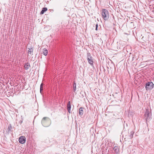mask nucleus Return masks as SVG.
<instances>
[{"instance_id":"obj_1","label":"nucleus","mask_w":154,"mask_h":154,"mask_svg":"<svg viewBox=\"0 0 154 154\" xmlns=\"http://www.w3.org/2000/svg\"><path fill=\"white\" fill-rule=\"evenodd\" d=\"M151 109H146L145 112L144 117L146 121H149L151 119L152 113Z\"/></svg>"},{"instance_id":"obj_2","label":"nucleus","mask_w":154,"mask_h":154,"mask_svg":"<svg viewBox=\"0 0 154 154\" xmlns=\"http://www.w3.org/2000/svg\"><path fill=\"white\" fill-rule=\"evenodd\" d=\"M42 124L44 127H48L51 124L50 120L48 117H44L42 119Z\"/></svg>"},{"instance_id":"obj_3","label":"nucleus","mask_w":154,"mask_h":154,"mask_svg":"<svg viewBox=\"0 0 154 154\" xmlns=\"http://www.w3.org/2000/svg\"><path fill=\"white\" fill-rule=\"evenodd\" d=\"M102 16L103 18L105 20H107L109 17V12L108 11L105 9H103L102 10Z\"/></svg>"},{"instance_id":"obj_4","label":"nucleus","mask_w":154,"mask_h":154,"mask_svg":"<svg viewBox=\"0 0 154 154\" xmlns=\"http://www.w3.org/2000/svg\"><path fill=\"white\" fill-rule=\"evenodd\" d=\"M87 59L88 63L92 66L93 65V57H91L90 53L88 52L87 53Z\"/></svg>"},{"instance_id":"obj_5","label":"nucleus","mask_w":154,"mask_h":154,"mask_svg":"<svg viewBox=\"0 0 154 154\" xmlns=\"http://www.w3.org/2000/svg\"><path fill=\"white\" fill-rule=\"evenodd\" d=\"M154 87V85L152 82H148L146 84L145 88L146 90H151Z\"/></svg>"},{"instance_id":"obj_6","label":"nucleus","mask_w":154,"mask_h":154,"mask_svg":"<svg viewBox=\"0 0 154 154\" xmlns=\"http://www.w3.org/2000/svg\"><path fill=\"white\" fill-rule=\"evenodd\" d=\"M26 138L25 137L21 136L19 139V141L20 143L21 144H24L25 143Z\"/></svg>"},{"instance_id":"obj_7","label":"nucleus","mask_w":154,"mask_h":154,"mask_svg":"<svg viewBox=\"0 0 154 154\" xmlns=\"http://www.w3.org/2000/svg\"><path fill=\"white\" fill-rule=\"evenodd\" d=\"M67 110H68V112L70 113L71 112V102L70 101H69L67 104Z\"/></svg>"},{"instance_id":"obj_8","label":"nucleus","mask_w":154,"mask_h":154,"mask_svg":"<svg viewBox=\"0 0 154 154\" xmlns=\"http://www.w3.org/2000/svg\"><path fill=\"white\" fill-rule=\"evenodd\" d=\"M113 150L116 154H119V148L117 146H115L113 148Z\"/></svg>"},{"instance_id":"obj_9","label":"nucleus","mask_w":154,"mask_h":154,"mask_svg":"<svg viewBox=\"0 0 154 154\" xmlns=\"http://www.w3.org/2000/svg\"><path fill=\"white\" fill-rule=\"evenodd\" d=\"M30 66L29 65V63L28 62H27L25 64L24 66V68L26 70H27L30 68Z\"/></svg>"},{"instance_id":"obj_10","label":"nucleus","mask_w":154,"mask_h":154,"mask_svg":"<svg viewBox=\"0 0 154 154\" xmlns=\"http://www.w3.org/2000/svg\"><path fill=\"white\" fill-rule=\"evenodd\" d=\"M83 108L80 107L79 110V114L80 116H82L83 115Z\"/></svg>"},{"instance_id":"obj_11","label":"nucleus","mask_w":154,"mask_h":154,"mask_svg":"<svg viewBox=\"0 0 154 154\" xmlns=\"http://www.w3.org/2000/svg\"><path fill=\"white\" fill-rule=\"evenodd\" d=\"M47 8H46L45 7L43 8L42 10L40 12V14H44L45 12L47 11Z\"/></svg>"},{"instance_id":"obj_12","label":"nucleus","mask_w":154,"mask_h":154,"mask_svg":"<svg viewBox=\"0 0 154 154\" xmlns=\"http://www.w3.org/2000/svg\"><path fill=\"white\" fill-rule=\"evenodd\" d=\"M134 134V132L133 131H131L130 133V135L128 136V138L131 139L133 137V136Z\"/></svg>"},{"instance_id":"obj_13","label":"nucleus","mask_w":154,"mask_h":154,"mask_svg":"<svg viewBox=\"0 0 154 154\" xmlns=\"http://www.w3.org/2000/svg\"><path fill=\"white\" fill-rule=\"evenodd\" d=\"M29 50L28 51V54H32L33 53V49L32 48H28Z\"/></svg>"},{"instance_id":"obj_14","label":"nucleus","mask_w":154,"mask_h":154,"mask_svg":"<svg viewBox=\"0 0 154 154\" xmlns=\"http://www.w3.org/2000/svg\"><path fill=\"white\" fill-rule=\"evenodd\" d=\"M43 53L45 56H46L48 54L47 50L45 48L43 49Z\"/></svg>"},{"instance_id":"obj_15","label":"nucleus","mask_w":154,"mask_h":154,"mask_svg":"<svg viewBox=\"0 0 154 154\" xmlns=\"http://www.w3.org/2000/svg\"><path fill=\"white\" fill-rule=\"evenodd\" d=\"M43 84L42 83L41 84V85H40V92L41 93L42 91L43 90Z\"/></svg>"},{"instance_id":"obj_16","label":"nucleus","mask_w":154,"mask_h":154,"mask_svg":"<svg viewBox=\"0 0 154 154\" xmlns=\"http://www.w3.org/2000/svg\"><path fill=\"white\" fill-rule=\"evenodd\" d=\"M12 126L11 124L9 125L8 126V131H11L12 129Z\"/></svg>"},{"instance_id":"obj_17","label":"nucleus","mask_w":154,"mask_h":154,"mask_svg":"<svg viewBox=\"0 0 154 154\" xmlns=\"http://www.w3.org/2000/svg\"><path fill=\"white\" fill-rule=\"evenodd\" d=\"M76 83H74L73 85L74 91H75L76 90Z\"/></svg>"},{"instance_id":"obj_18","label":"nucleus","mask_w":154,"mask_h":154,"mask_svg":"<svg viewBox=\"0 0 154 154\" xmlns=\"http://www.w3.org/2000/svg\"><path fill=\"white\" fill-rule=\"evenodd\" d=\"M98 27V24H97L96 25V26H95V30H98V29H97Z\"/></svg>"}]
</instances>
